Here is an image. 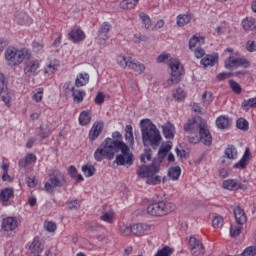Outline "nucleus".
Here are the masks:
<instances>
[{"label":"nucleus","instance_id":"1","mask_svg":"<svg viewBox=\"0 0 256 256\" xmlns=\"http://www.w3.org/2000/svg\"><path fill=\"white\" fill-rule=\"evenodd\" d=\"M116 156L114 163L119 166L131 167L133 165L135 158L133 156V152L129 149V146L125 144V142L121 140H113L112 138H106L100 146L94 152V159L101 163L103 159H108V161H112L114 159L115 154L119 153Z\"/></svg>","mask_w":256,"mask_h":256},{"label":"nucleus","instance_id":"2","mask_svg":"<svg viewBox=\"0 0 256 256\" xmlns=\"http://www.w3.org/2000/svg\"><path fill=\"white\" fill-rule=\"evenodd\" d=\"M184 131L188 133L189 143L197 144L201 141L206 147H211L213 143V137H211V132L207 128V122L203 118L198 117L193 120H188L184 125Z\"/></svg>","mask_w":256,"mask_h":256},{"label":"nucleus","instance_id":"3","mask_svg":"<svg viewBox=\"0 0 256 256\" xmlns=\"http://www.w3.org/2000/svg\"><path fill=\"white\" fill-rule=\"evenodd\" d=\"M140 129L144 147H153V149H157V147L161 145V132L153 122H150L149 120H141Z\"/></svg>","mask_w":256,"mask_h":256},{"label":"nucleus","instance_id":"4","mask_svg":"<svg viewBox=\"0 0 256 256\" xmlns=\"http://www.w3.org/2000/svg\"><path fill=\"white\" fill-rule=\"evenodd\" d=\"M5 59L10 67L21 65L25 59H31V50L23 48L8 47L5 50Z\"/></svg>","mask_w":256,"mask_h":256},{"label":"nucleus","instance_id":"5","mask_svg":"<svg viewBox=\"0 0 256 256\" xmlns=\"http://www.w3.org/2000/svg\"><path fill=\"white\" fill-rule=\"evenodd\" d=\"M159 169L160 165L152 162L151 165L139 166L137 170V175L142 179H147L146 183L148 185H159V183H161V176L157 175Z\"/></svg>","mask_w":256,"mask_h":256},{"label":"nucleus","instance_id":"6","mask_svg":"<svg viewBox=\"0 0 256 256\" xmlns=\"http://www.w3.org/2000/svg\"><path fill=\"white\" fill-rule=\"evenodd\" d=\"M175 204L173 202L167 201H158L150 204L147 207L148 215L152 217H165V215H169V213H173L175 211Z\"/></svg>","mask_w":256,"mask_h":256},{"label":"nucleus","instance_id":"7","mask_svg":"<svg viewBox=\"0 0 256 256\" xmlns=\"http://www.w3.org/2000/svg\"><path fill=\"white\" fill-rule=\"evenodd\" d=\"M168 67L171 69L170 78L167 80V85L170 87L181 83V77L185 75L183 64L178 59L170 58Z\"/></svg>","mask_w":256,"mask_h":256},{"label":"nucleus","instance_id":"8","mask_svg":"<svg viewBox=\"0 0 256 256\" xmlns=\"http://www.w3.org/2000/svg\"><path fill=\"white\" fill-rule=\"evenodd\" d=\"M67 185V179H65V175L61 173L59 170H54L49 174V182H46L44 185V189L47 193H55V188L65 187Z\"/></svg>","mask_w":256,"mask_h":256},{"label":"nucleus","instance_id":"9","mask_svg":"<svg viewBox=\"0 0 256 256\" xmlns=\"http://www.w3.org/2000/svg\"><path fill=\"white\" fill-rule=\"evenodd\" d=\"M116 61L118 65L123 69L128 67V69H132L136 73H139V75H141V73L145 71V64L141 62H137L133 60V58L131 57H125L123 55H119L117 56Z\"/></svg>","mask_w":256,"mask_h":256},{"label":"nucleus","instance_id":"10","mask_svg":"<svg viewBox=\"0 0 256 256\" xmlns=\"http://www.w3.org/2000/svg\"><path fill=\"white\" fill-rule=\"evenodd\" d=\"M225 68L226 69H237V67H244L247 69V67H251V62H249L246 58H235L233 56L228 57L225 60Z\"/></svg>","mask_w":256,"mask_h":256},{"label":"nucleus","instance_id":"11","mask_svg":"<svg viewBox=\"0 0 256 256\" xmlns=\"http://www.w3.org/2000/svg\"><path fill=\"white\" fill-rule=\"evenodd\" d=\"M39 67H41V62L38 59L29 58L24 64V73L28 77H35L39 73Z\"/></svg>","mask_w":256,"mask_h":256},{"label":"nucleus","instance_id":"12","mask_svg":"<svg viewBox=\"0 0 256 256\" xmlns=\"http://www.w3.org/2000/svg\"><path fill=\"white\" fill-rule=\"evenodd\" d=\"M188 245L193 256L205 255V246H203V243L195 238V236L189 238Z\"/></svg>","mask_w":256,"mask_h":256},{"label":"nucleus","instance_id":"13","mask_svg":"<svg viewBox=\"0 0 256 256\" xmlns=\"http://www.w3.org/2000/svg\"><path fill=\"white\" fill-rule=\"evenodd\" d=\"M0 97L5 105L11 103V95L9 94V88L7 87L4 74H0Z\"/></svg>","mask_w":256,"mask_h":256},{"label":"nucleus","instance_id":"14","mask_svg":"<svg viewBox=\"0 0 256 256\" xmlns=\"http://www.w3.org/2000/svg\"><path fill=\"white\" fill-rule=\"evenodd\" d=\"M223 188L228 191H247V185L241 184V182L237 181V179H228L223 181Z\"/></svg>","mask_w":256,"mask_h":256},{"label":"nucleus","instance_id":"15","mask_svg":"<svg viewBox=\"0 0 256 256\" xmlns=\"http://www.w3.org/2000/svg\"><path fill=\"white\" fill-rule=\"evenodd\" d=\"M1 227L4 231H15L19 227V222L15 217H7L3 219Z\"/></svg>","mask_w":256,"mask_h":256},{"label":"nucleus","instance_id":"16","mask_svg":"<svg viewBox=\"0 0 256 256\" xmlns=\"http://www.w3.org/2000/svg\"><path fill=\"white\" fill-rule=\"evenodd\" d=\"M200 63L203 67H214L216 63H219V54L206 55L201 59Z\"/></svg>","mask_w":256,"mask_h":256},{"label":"nucleus","instance_id":"17","mask_svg":"<svg viewBox=\"0 0 256 256\" xmlns=\"http://www.w3.org/2000/svg\"><path fill=\"white\" fill-rule=\"evenodd\" d=\"M102 132H103V122L94 123L89 132V139L91 143H93V141H95V139H97V137H99V135H101Z\"/></svg>","mask_w":256,"mask_h":256},{"label":"nucleus","instance_id":"18","mask_svg":"<svg viewBox=\"0 0 256 256\" xmlns=\"http://www.w3.org/2000/svg\"><path fill=\"white\" fill-rule=\"evenodd\" d=\"M69 37L73 43H79L85 40V32L81 28H74L70 31Z\"/></svg>","mask_w":256,"mask_h":256},{"label":"nucleus","instance_id":"19","mask_svg":"<svg viewBox=\"0 0 256 256\" xmlns=\"http://www.w3.org/2000/svg\"><path fill=\"white\" fill-rule=\"evenodd\" d=\"M249 161H251V151H249V148H246L242 158L234 165V167L236 169H245V167L249 165Z\"/></svg>","mask_w":256,"mask_h":256},{"label":"nucleus","instance_id":"20","mask_svg":"<svg viewBox=\"0 0 256 256\" xmlns=\"http://www.w3.org/2000/svg\"><path fill=\"white\" fill-rule=\"evenodd\" d=\"M234 217L238 225H245V223H247V216L245 215V210H243V208H241L240 206H237L234 209Z\"/></svg>","mask_w":256,"mask_h":256},{"label":"nucleus","instance_id":"21","mask_svg":"<svg viewBox=\"0 0 256 256\" xmlns=\"http://www.w3.org/2000/svg\"><path fill=\"white\" fill-rule=\"evenodd\" d=\"M149 229H151V226L147 224L137 223L132 225V233L138 237H141Z\"/></svg>","mask_w":256,"mask_h":256},{"label":"nucleus","instance_id":"22","mask_svg":"<svg viewBox=\"0 0 256 256\" xmlns=\"http://www.w3.org/2000/svg\"><path fill=\"white\" fill-rule=\"evenodd\" d=\"M30 252L34 255H39V253H42L43 251V243H41V240L39 237H35L32 243L30 244Z\"/></svg>","mask_w":256,"mask_h":256},{"label":"nucleus","instance_id":"23","mask_svg":"<svg viewBox=\"0 0 256 256\" xmlns=\"http://www.w3.org/2000/svg\"><path fill=\"white\" fill-rule=\"evenodd\" d=\"M14 195L15 191L13 190V188H4L0 192V201H2V203H7L9 199H13Z\"/></svg>","mask_w":256,"mask_h":256},{"label":"nucleus","instance_id":"24","mask_svg":"<svg viewBox=\"0 0 256 256\" xmlns=\"http://www.w3.org/2000/svg\"><path fill=\"white\" fill-rule=\"evenodd\" d=\"M163 135L166 139H174L175 137V126L171 124V122L166 123L165 126L162 127Z\"/></svg>","mask_w":256,"mask_h":256},{"label":"nucleus","instance_id":"25","mask_svg":"<svg viewBox=\"0 0 256 256\" xmlns=\"http://www.w3.org/2000/svg\"><path fill=\"white\" fill-rule=\"evenodd\" d=\"M69 91H72V97L74 99V103H81L85 98V91L75 89V87H71Z\"/></svg>","mask_w":256,"mask_h":256},{"label":"nucleus","instance_id":"26","mask_svg":"<svg viewBox=\"0 0 256 256\" xmlns=\"http://www.w3.org/2000/svg\"><path fill=\"white\" fill-rule=\"evenodd\" d=\"M168 177L172 181H178L179 177H181V167L174 166V167L169 168V170H168Z\"/></svg>","mask_w":256,"mask_h":256},{"label":"nucleus","instance_id":"27","mask_svg":"<svg viewBox=\"0 0 256 256\" xmlns=\"http://www.w3.org/2000/svg\"><path fill=\"white\" fill-rule=\"evenodd\" d=\"M89 83V74L80 73L75 80L76 87H83Z\"/></svg>","mask_w":256,"mask_h":256},{"label":"nucleus","instance_id":"28","mask_svg":"<svg viewBox=\"0 0 256 256\" xmlns=\"http://www.w3.org/2000/svg\"><path fill=\"white\" fill-rule=\"evenodd\" d=\"M188 23H191V15L189 14H180L177 16V25L178 27H185V25H188Z\"/></svg>","mask_w":256,"mask_h":256},{"label":"nucleus","instance_id":"29","mask_svg":"<svg viewBox=\"0 0 256 256\" xmlns=\"http://www.w3.org/2000/svg\"><path fill=\"white\" fill-rule=\"evenodd\" d=\"M242 27L245 31H253L256 29L255 20L253 18H245L242 21Z\"/></svg>","mask_w":256,"mask_h":256},{"label":"nucleus","instance_id":"30","mask_svg":"<svg viewBox=\"0 0 256 256\" xmlns=\"http://www.w3.org/2000/svg\"><path fill=\"white\" fill-rule=\"evenodd\" d=\"M216 126L218 129H228L229 128V118L227 116H219L216 119Z\"/></svg>","mask_w":256,"mask_h":256},{"label":"nucleus","instance_id":"31","mask_svg":"<svg viewBox=\"0 0 256 256\" xmlns=\"http://www.w3.org/2000/svg\"><path fill=\"white\" fill-rule=\"evenodd\" d=\"M241 107L244 111H249L251 108L256 109V97L244 100Z\"/></svg>","mask_w":256,"mask_h":256},{"label":"nucleus","instance_id":"32","mask_svg":"<svg viewBox=\"0 0 256 256\" xmlns=\"http://www.w3.org/2000/svg\"><path fill=\"white\" fill-rule=\"evenodd\" d=\"M19 25H31L33 20L29 17V15L21 12L17 15Z\"/></svg>","mask_w":256,"mask_h":256},{"label":"nucleus","instance_id":"33","mask_svg":"<svg viewBox=\"0 0 256 256\" xmlns=\"http://www.w3.org/2000/svg\"><path fill=\"white\" fill-rule=\"evenodd\" d=\"M139 0H123L120 2L121 9H135Z\"/></svg>","mask_w":256,"mask_h":256},{"label":"nucleus","instance_id":"34","mask_svg":"<svg viewBox=\"0 0 256 256\" xmlns=\"http://www.w3.org/2000/svg\"><path fill=\"white\" fill-rule=\"evenodd\" d=\"M80 125H89L91 123V112L83 111L79 116Z\"/></svg>","mask_w":256,"mask_h":256},{"label":"nucleus","instance_id":"35","mask_svg":"<svg viewBox=\"0 0 256 256\" xmlns=\"http://www.w3.org/2000/svg\"><path fill=\"white\" fill-rule=\"evenodd\" d=\"M243 229V224H234L230 227V236L235 238L241 235V231Z\"/></svg>","mask_w":256,"mask_h":256},{"label":"nucleus","instance_id":"36","mask_svg":"<svg viewBox=\"0 0 256 256\" xmlns=\"http://www.w3.org/2000/svg\"><path fill=\"white\" fill-rule=\"evenodd\" d=\"M227 159H237V149L233 145H229L225 150Z\"/></svg>","mask_w":256,"mask_h":256},{"label":"nucleus","instance_id":"37","mask_svg":"<svg viewBox=\"0 0 256 256\" xmlns=\"http://www.w3.org/2000/svg\"><path fill=\"white\" fill-rule=\"evenodd\" d=\"M95 166L86 164L82 166V172L84 173L85 177H93L95 175Z\"/></svg>","mask_w":256,"mask_h":256},{"label":"nucleus","instance_id":"38","mask_svg":"<svg viewBox=\"0 0 256 256\" xmlns=\"http://www.w3.org/2000/svg\"><path fill=\"white\" fill-rule=\"evenodd\" d=\"M236 127L241 131H249V122L245 118H239L236 121Z\"/></svg>","mask_w":256,"mask_h":256},{"label":"nucleus","instance_id":"39","mask_svg":"<svg viewBox=\"0 0 256 256\" xmlns=\"http://www.w3.org/2000/svg\"><path fill=\"white\" fill-rule=\"evenodd\" d=\"M139 18L141 19L142 24L144 25V29H149L151 27V18L149 17V15H147V13L141 12L139 14Z\"/></svg>","mask_w":256,"mask_h":256},{"label":"nucleus","instance_id":"40","mask_svg":"<svg viewBox=\"0 0 256 256\" xmlns=\"http://www.w3.org/2000/svg\"><path fill=\"white\" fill-rule=\"evenodd\" d=\"M203 39L202 37H197V35H194L189 40V49L190 51H193L194 49H197L199 47V43Z\"/></svg>","mask_w":256,"mask_h":256},{"label":"nucleus","instance_id":"41","mask_svg":"<svg viewBox=\"0 0 256 256\" xmlns=\"http://www.w3.org/2000/svg\"><path fill=\"white\" fill-rule=\"evenodd\" d=\"M153 155V151L151 148H146L144 153L140 156L141 163H147V161H151V157Z\"/></svg>","mask_w":256,"mask_h":256},{"label":"nucleus","instance_id":"42","mask_svg":"<svg viewBox=\"0 0 256 256\" xmlns=\"http://www.w3.org/2000/svg\"><path fill=\"white\" fill-rule=\"evenodd\" d=\"M171 144H166L165 146L160 147L158 151L159 159H165L167 157V153L171 151Z\"/></svg>","mask_w":256,"mask_h":256},{"label":"nucleus","instance_id":"43","mask_svg":"<svg viewBox=\"0 0 256 256\" xmlns=\"http://www.w3.org/2000/svg\"><path fill=\"white\" fill-rule=\"evenodd\" d=\"M97 43L98 45H105V43H107V40L109 39V34L105 33V32H100L98 30V34H97Z\"/></svg>","mask_w":256,"mask_h":256},{"label":"nucleus","instance_id":"44","mask_svg":"<svg viewBox=\"0 0 256 256\" xmlns=\"http://www.w3.org/2000/svg\"><path fill=\"white\" fill-rule=\"evenodd\" d=\"M101 221H105V223H113V219H115V214L113 213V210H110L106 213H104L100 217Z\"/></svg>","mask_w":256,"mask_h":256},{"label":"nucleus","instance_id":"45","mask_svg":"<svg viewBox=\"0 0 256 256\" xmlns=\"http://www.w3.org/2000/svg\"><path fill=\"white\" fill-rule=\"evenodd\" d=\"M173 248L165 246L161 250H158L155 256H171L173 254Z\"/></svg>","mask_w":256,"mask_h":256},{"label":"nucleus","instance_id":"46","mask_svg":"<svg viewBox=\"0 0 256 256\" xmlns=\"http://www.w3.org/2000/svg\"><path fill=\"white\" fill-rule=\"evenodd\" d=\"M131 233H133V226H127L125 224L120 226V234L123 237H129V235H131Z\"/></svg>","mask_w":256,"mask_h":256},{"label":"nucleus","instance_id":"47","mask_svg":"<svg viewBox=\"0 0 256 256\" xmlns=\"http://www.w3.org/2000/svg\"><path fill=\"white\" fill-rule=\"evenodd\" d=\"M223 217L222 216H214L212 220V226L214 229H221L223 227Z\"/></svg>","mask_w":256,"mask_h":256},{"label":"nucleus","instance_id":"48","mask_svg":"<svg viewBox=\"0 0 256 256\" xmlns=\"http://www.w3.org/2000/svg\"><path fill=\"white\" fill-rule=\"evenodd\" d=\"M213 102V93L206 91L202 95V103H205V105H209Z\"/></svg>","mask_w":256,"mask_h":256},{"label":"nucleus","instance_id":"49","mask_svg":"<svg viewBox=\"0 0 256 256\" xmlns=\"http://www.w3.org/2000/svg\"><path fill=\"white\" fill-rule=\"evenodd\" d=\"M67 209L73 210V209H79L81 207V204L79 203V200H68L66 202Z\"/></svg>","mask_w":256,"mask_h":256},{"label":"nucleus","instance_id":"50","mask_svg":"<svg viewBox=\"0 0 256 256\" xmlns=\"http://www.w3.org/2000/svg\"><path fill=\"white\" fill-rule=\"evenodd\" d=\"M173 98L176 101H183V99H185V92L183 91V89L177 88L173 93Z\"/></svg>","mask_w":256,"mask_h":256},{"label":"nucleus","instance_id":"51","mask_svg":"<svg viewBox=\"0 0 256 256\" xmlns=\"http://www.w3.org/2000/svg\"><path fill=\"white\" fill-rule=\"evenodd\" d=\"M229 85H230V88L232 89V91H234V93H236L237 95H240L242 89H241V85H239V83H237L234 80H230Z\"/></svg>","mask_w":256,"mask_h":256},{"label":"nucleus","instance_id":"52","mask_svg":"<svg viewBox=\"0 0 256 256\" xmlns=\"http://www.w3.org/2000/svg\"><path fill=\"white\" fill-rule=\"evenodd\" d=\"M39 132H38V135L39 137H41V139H47V137H49V127L47 126H40L39 128Z\"/></svg>","mask_w":256,"mask_h":256},{"label":"nucleus","instance_id":"53","mask_svg":"<svg viewBox=\"0 0 256 256\" xmlns=\"http://www.w3.org/2000/svg\"><path fill=\"white\" fill-rule=\"evenodd\" d=\"M44 227L48 233H55L57 231V224L55 222H45Z\"/></svg>","mask_w":256,"mask_h":256},{"label":"nucleus","instance_id":"54","mask_svg":"<svg viewBox=\"0 0 256 256\" xmlns=\"http://www.w3.org/2000/svg\"><path fill=\"white\" fill-rule=\"evenodd\" d=\"M245 47L249 53H255L256 51V44L253 40H248L245 44Z\"/></svg>","mask_w":256,"mask_h":256},{"label":"nucleus","instance_id":"55","mask_svg":"<svg viewBox=\"0 0 256 256\" xmlns=\"http://www.w3.org/2000/svg\"><path fill=\"white\" fill-rule=\"evenodd\" d=\"M57 69H59V65L53 64V62H50L45 70V73H47L48 75H51V73L56 72Z\"/></svg>","mask_w":256,"mask_h":256},{"label":"nucleus","instance_id":"56","mask_svg":"<svg viewBox=\"0 0 256 256\" xmlns=\"http://www.w3.org/2000/svg\"><path fill=\"white\" fill-rule=\"evenodd\" d=\"M194 55L196 59H201V57L205 56V49L201 48V47H197L194 50Z\"/></svg>","mask_w":256,"mask_h":256},{"label":"nucleus","instance_id":"57","mask_svg":"<svg viewBox=\"0 0 256 256\" xmlns=\"http://www.w3.org/2000/svg\"><path fill=\"white\" fill-rule=\"evenodd\" d=\"M170 58L171 54H161L157 57V63H169Z\"/></svg>","mask_w":256,"mask_h":256},{"label":"nucleus","instance_id":"58","mask_svg":"<svg viewBox=\"0 0 256 256\" xmlns=\"http://www.w3.org/2000/svg\"><path fill=\"white\" fill-rule=\"evenodd\" d=\"M36 91L37 92L33 95V99L36 103H39V101L43 99V88H38Z\"/></svg>","mask_w":256,"mask_h":256},{"label":"nucleus","instance_id":"59","mask_svg":"<svg viewBox=\"0 0 256 256\" xmlns=\"http://www.w3.org/2000/svg\"><path fill=\"white\" fill-rule=\"evenodd\" d=\"M94 101H95L96 105H103V103H105V95L103 94V92H99L96 95Z\"/></svg>","mask_w":256,"mask_h":256},{"label":"nucleus","instance_id":"60","mask_svg":"<svg viewBox=\"0 0 256 256\" xmlns=\"http://www.w3.org/2000/svg\"><path fill=\"white\" fill-rule=\"evenodd\" d=\"M230 77H233V73L231 72H222L217 75L218 81H225V79H229Z\"/></svg>","mask_w":256,"mask_h":256},{"label":"nucleus","instance_id":"61","mask_svg":"<svg viewBox=\"0 0 256 256\" xmlns=\"http://www.w3.org/2000/svg\"><path fill=\"white\" fill-rule=\"evenodd\" d=\"M32 48L35 53H39V51H43V42L34 41L32 43Z\"/></svg>","mask_w":256,"mask_h":256},{"label":"nucleus","instance_id":"62","mask_svg":"<svg viewBox=\"0 0 256 256\" xmlns=\"http://www.w3.org/2000/svg\"><path fill=\"white\" fill-rule=\"evenodd\" d=\"M98 31L109 34L111 31V24H109V22H104Z\"/></svg>","mask_w":256,"mask_h":256},{"label":"nucleus","instance_id":"63","mask_svg":"<svg viewBox=\"0 0 256 256\" xmlns=\"http://www.w3.org/2000/svg\"><path fill=\"white\" fill-rule=\"evenodd\" d=\"M135 37V43H139L140 41H148L149 37H147L146 35H142L141 33L139 34H134Z\"/></svg>","mask_w":256,"mask_h":256},{"label":"nucleus","instance_id":"64","mask_svg":"<svg viewBox=\"0 0 256 256\" xmlns=\"http://www.w3.org/2000/svg\"><path fill=\"white\" fill-rule=\"evenodd\" d=\"M88 229L90 231H99V229H101V225H99L97 222H91L88 225Z\"/></svg>","mask_w":256,"mask_h":256}]
</instances>
